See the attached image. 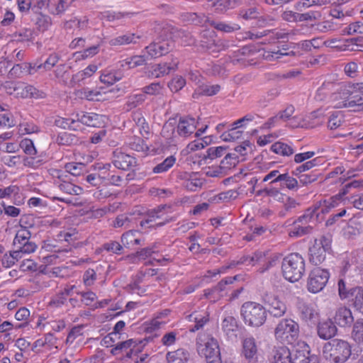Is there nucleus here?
<instances>
[{
  "mask_svg": "<svg viewBox=\"0 0 363 363\" xmlns=\"http://www.w3.org/2000/svg\"><path fill=\"white\" fill-rule=\"evenodd\" d=\"M172 47V43L167 40H161L154 42L145 48L146 53L150 58L162 56L169 52Z\"/></svg>",
  "mask_w": 363,
  "mask_h": 363,
  "instance_id": "obj_19",
  "label": "nucleus"
},
{
  "mask_svg": "<svg viewBox=\"0 0 363 363\" xmlns=\"http://www.w3.org/2000/svg\"><path fill=\"white\" fill-rule=\"evenodd\" d=\"M221 330L228 340H235L239 331L237 320L230 315H225L221 322Z\"/></svg>",
  "mask_w": 363,
  "mask_h": 363,
  "instance_id": "obj_15",
  "label": "nucleus"
},
{
  "mask_svg": "<svg viewBox=\"0 0 363 363\" xmlns=\"http://www.w3.org/2000/svg\"><path fill=\"white\" fill-rule=\"evenodd\" d=\"M330 317L331 320L340 328L350 327L354 321L351 310L345 306L337 307Z\"/></svg>",
  "mask_w": 363,
  "mask_h": 363,
  "instance_id": "obj_11",
  "label": "nucleus"
},
{
  "mask_svg": "<svg viewBox=\"0 0 363 363\" xmlns=\"http://www.w3.org/2000/svg\"><path fill=\"white\" fill-rule=\"evenodd\" d=\"M182 20L183 21H199L203 23H209V19L203 13H185L182 16Z\"/></svg>",
  "mask_w": 363,
  "mask_h": 363,
  "instance_id": "obj_51",
  "label": "nucleus"
},
{
  "mask_svg": "<svg viewBox=\"0 0 363 363\" xmlns=\"http://www.w3.org/2000/svg\"><path fill=\"white\" fill-rule=\"evenodd\" d=\"M349 302L357 311L363 313V289L361 287L353 288V295Z\"/></svg>",
  "mask_w": 363,
  "mask_h": 363,
  "instance_id": "obj_41",
  "label": "nucleus"
},
{
  "mask_svg": "<svg viewBox=\"0 0 363 363\" xmlns=\"http://www.w3.org/2000/svg\"><path fill=\"white\" fill-rule=\"evenodd\" d=\"M296 21H315L320 17L319 11H309L304 13H296Z\"/></svg>",
  "mask_w": 363,
  "mask_h": 363,
  "instance_id": "obj_60",
  "label": "nucleus"
},
{
  "mask_svg": "<svg viewBox=\"0 0 363 363\" xmlns=\"http://www.w3.org/2000/svg\"><path fill=\"white\" fill-rule=\"evenodd\" d=\"M244 323L252 328L262 326L267 319V311L260 303L246 302L242 304L240 310Z\"/></svg>",
  "mask_w": 363,
  "mask_h": 363,
  "instance_id": "obj_3",
  "label": "nucleus"
},
{
  "mask_svg": "<svg viewBox=\"0 0 363 363\" xmlns=\"http://www.w3.org/2000/svg\"><path fill=\"white\" fill-rule=\"evenodd\" d=\"M225 151V147L223 146L211 147L206 150L205 159L213 160L217 157H221Z\"/></svg>",
  "mask_w": 363,
  "mask_h": 363,
  "instance_id": "obj_56",
  "label": "nucleus"
},
{
  "mask_svg": "<svg viewBox=\"0 0 363 363\" xmlns=\"http://www.w3.org/2000/svg\"><path fill=\"white\" fill-rule=\"evenodd\" d=\"M338 292L340 299L350 301L353 295V288L348 289L345 282L340 279L338 281Z\"/></svg>",
  "mask_w": 363,
  "mask_h": 363,
  "instance_id": "obj_49",
  "label": "nucleus"
},
{
  "mask_svg": "<svg viewBox=\"0 0 363 363\" xmlns=\"http://www.w3.org/2000/svg\"><path fill=\"white\" fill-rule=\"evenodd\" d=\"M299 335L298 324L291 318L281 320L274 328V337L282 344H292Z\"/></svg>",
  "mask_w": 363,
  "mask_h": 363,
  "instance_id": "obj_6",
  "label": "nucleus"
},
{
  "mask_svg": "<svg viewBox=\"0 0 363 363\" xmlns=\"http://www.w3.org/2000/svg\"><path fill=\"white\" fill-rule=\"evenodd\" d=\"M140 233L136 230H130L122 235L121 242L126 247H132L140 244Z\"/></svg>",
  "mask_w": 363,
  "mask_h": 363,
  "instance_id": "obj_34",
  "label": "nucleus"
},
{
  "mask_svg": "<svg viewBox=\"0 0 363 363\" xmlns=\"http://www.w3.org/2000/svg\"><path fill=\"white\" fill-rule=\"evenodd\" d=\"M74 0H49L48 9L52 14L58 15L71 6Z\"/></svg>",
  "mask_w": 363,
  "mask_h": 363,
  "instance_id": "obj_32",
  "label": "nucleus"
},
{
  "mask_svg": "<svg viewBox=\"0 0 363 363\" xmlns=\"http://www.w3.org/2000/svg\"><path fill=\"white\" fill-rule=\"evenodd\" d=\"M99 67L95 64H90L84 69L79 71L74 74L71 80L70 84L74 86L76 85L81 86L87 83V80L89 79L98 70Z\"/></svg>",
  "mask_w": 363,
  "mask_h": 363,
  "instance_id": "obj_21",
  "label": "nucleus"
},
{
  "mask_svg": "<svg viewBox=\"0 0 363 363\" xmlns=\"http://www.w3.org/2000/svg\"><path fill=\"white\" fill-rule=\"evenodd\" d=\"M113 164L116 167L125 170L134 167L136 164V160L129 155L118 152L115 155Z\"/></svg>",
  "mask_w": 363,
  "mask_h": 363,
  "instance_id": "obj_29",
  "label": "nucleus"
},
{
  "mask_svg": "<svg viewBox=\"0 0 363 363\" xmlns=\"http://www.w3.org/2000/svg\"><path fill=\"white\" fill-rule=\"evenodd\" d=\"M203 184V182L201 179L199 178L197 174H193L190 176L189 180L186 182V187L192 191H196L198 188H199Z\"/></svg>",
  "mask_w": 363,
  "mask_h": 363,
  "instance_id": "obj_63",
  "label": "nucleus"
},
{
  "mask_svg": "<svg viewBox=\"0 0 363 363\" xmlns=\"http://www.w3.org/2000/svg\"><path fill=\"white\" fill-rule=\"evenodd\" d=\"M343 117L340 111H333L329 116L328 125L330 129H336L342 123Z\"/></svg>",
  "mask_w": 363,
  "mask_h": 363,
  "instance_id": "obj_53",
  "label": "nucleus"
},
{
  "mask_svg": "<svg viewBox=\"0 0 363 363\" xmlns=\"http://www.w3.org/2000/svg\"><path fill=\"white\" fill-rule=\"evenodd\" d=\"M239 160L235 153L228 154L221 162L222 167L224 169H231L238 163Z\"/></svg>",
  "mask_w": 363,
  "mask_h": 363,
  "instance_id": "obj_59",
  "label": "nucleus"
},
{
  "mask_svg": "<svg viewBox=\"0 0 363 363\" xmlns=\"http://www.w3.org/2000/svg\"><path fill=\"white\" fill-rule=\"evenodd\" d=\"M272 359V363H291V352L286 346L275 347L273 350Z\"/></svg>",
  "mask_w": 363,
  "mask_h": 363,
  "instance_id": "obj_30",
  "label": "nucleus"
},
{
  "mask_svg": "<svg viewBox=\"0 0 363 363\" xmlns=\"http://www.w3.org/2000/svg\"><path fill=\"white\" fill-rule=\"evenodd\" d=\"M291 355V363H313V361L316 362L317 360L315 355L311 354L309 345L303 341L297 342Z\"/></svg>",
  "mask_w": 363,
  "mask_h": 363,
  "instance_id": "obj_10",
  "label": "nucleus"
},
{
  "mask_svg": "<svg viewBox=\"0 0 363 363\" xmlns=\"http://www.w3.org/2000/svg\"><path fill=\"white\" fill-rule=\"evenodd\" d=\"M99 52V45L91 46L83 51L76 52L73 53L74 60L77 62L89 58H91L97 55Z\"/></svg>",
  "mask_w": 363,
  "mask_h": 363,
  "instance_id": "obj_42",
  "label": "nucleus"
},
{
  "mask_svg": "<svg viewBox=\"0 0 363 363\" xmlns=\"http://www.w3.org/2000/svg\"><path fill=\"white\" fill-rule=\"evenodd\" d=\"M330 240L325 237L315 239L309 250L310 262L315 264H320L325 259V254L330 248Z\"/></svg>",
  "mask_w": 363,
  "mask_h": 363,
  "instance_id": "obj_8",
  "label": "nucleus"
},
{
  "mask_svg": "<svg viewBox=\"0 0 363 363\" xmlns=\"http://www.w3.org/2000/svg\"><path fill=\"white\" fill-rule=\"evenodd\" d=\"M284 277L290 282L298 281L305 272V261L298 253H292L284 258L281 264Z\"/></svg>",
  "mask_w": 363,
  "mask_h": 363,
  "instance_id": "obj_4",
  "label": "nucleus"
},
{
  "mask_svg": "<svg viewBox=\"0 0 363 363\" xmlns=\"http://www.w3.org/2000/svg\"><path fill=\"white\" fill-rule=\"evenodd\" d=\"M341 197L342 196L340 195H338L334 197H331L328 200L324 201L320 204V206L317 209V214L318 215L320 213L323 214L328 213L331 208L338 206Z\"/></svg>",
  "mask_w": 363,
  "mask_h": 363,
  "instance_id": "obj_44",
  "label": "nucleus"
},
{
  "mask_svg": "<svg viewBox=\"0 0 363 363\" xmlns=\"http://www.w3.org/2000/svg\"><path fill=\"white\" fill-rule=\"evenodd\" d=\"M189 319L190 321L195 322V325L191 329H190V330L192 332L200 329L207 321V318L204 314L201 315L198 313H192L189 315Z\"/></svg>",
  "mask_w": 363,
  "mask_h": 363,
  "instance_id": "obj_54",
  "label": "nucleus"
},
{
  "mask_svg": "<svg viewBox=\"0 0 363 363\" xmlns=\"http://www.w3.org/2000/svg\"><path fill=\"white\" fill-rule=\"evenodd\" d=\"M271 150L273 152L282 156H289L294 152V150L291 145L282 142H277L274 143L271 146Z\"/></svg>",
  "mask_w": 363,
  "mask_h": 363,
  "instance_id": "obj_45",
  "label": "nucleus"
},
{
  "mask_svg": "<svg viewBox=\"0 0 363 363\" xmlns=\"http://www.w3.org/2000/svg\"><path fill=\"white\" fill-rule=\"evenodd\" d=\"M121 75L114 72L104 71L100 76V81L107 84H113L121 79Z\"/></svg>",
  "mask_w": 363,
  "mask_h": 363,
  "instance_id": "obj_50",
  "label": "nucleus"
},
{
  "mask_svg": "<svg viewBox=\"0 0 363 363\" xmlns=\"http://www.w3.org/2000/svg\"><path fill=\"white\" fill-rule=\"evenodd\" d=\"M60 189L69 194L79 195L82 194L83 189L82 187L76 186L70 182H64L60 184Z\"/></svg>",
  "mask_w": 363,
  "mask_h": 363,
  "instance_id": "obj_52",
  "label": "nucleus"
},
{
  "mask_svg": "<svg viewBox=\"0 0 363 363\" xmlns=\"http://www.w3.org/2000/svg\"><path fill=\"white\" fill-rule=\"evenodd\" d=\"M20 147L22 148L23 152L28 155L34 156L37 153V150L35 149L34 143L30 139H23L20 143Z\"/></svg>",
  "mask_w": 363,
  "mask_h": 363,
  "instance_id": "obj_55",
  "label": "nucleus"
},
{
  "mask_svg": "<svg viewBox=\"0 0 363 363\" xmlns=\"http://www.w3.org/2000/svg\"><path fill=\"white\" fill-rule=\"evenodd\" d=\"M242 135V131L239 130V128H235V125H232L230 129L223 133L220 138L225 142H233L240 139Z\"/></svg>",
  "mask_w": 363,
  "mask_h": 363,
  "instance_id": "obj_47",
  "label": "nucleus"
},
{
  "mask_svg": "<svg viewBox=\"0 0 363 363\" xmlns=\"http://www.w3.org/2000/svg\"><path fill=\"white\" fill-rule=\"evenodd\" d=\"M196 128V121L193 118H180L177 125V133L183 137H188L194 133Z\"/></svg>",
  "mask_w": 363,
  "mask_h": 363,
  "instance_id": "obj_27",
  "label": "nucleus"
},
{
  "mask_svg": "<svg viewBox=\"0 0 363 363\" xmlns=\"http://www.w3.org/2000/svg\"><path fill=\"white\" fill-rule=\"evenodd\" d=\"M330 274L328 269L321 267L313 269L308 277L306 288L312 294L322 291L327 285Z\"/></svg>",
  "mask_w": 363,
  "mask_h": 363,
  "instance_id": "obj_7",
  "label": "nucleus"
},
{
  "mask_svg": "<svg viewBox=\"0 0 363 363\" xmlns=\"http://www.w3.org/2000/svg\"><path fill=\"white\" fill-rule=\"evenodd\" d=\"M324 121V115L322 109H318L315 111L311 113L305 118L300 119L295 117L290 123L292 128H313L322 124Z\"/></svg>",
  "mask_w": 363,
  "mask_h": 363,
  "instance_id": "obj_9",
  "label": "nucleus"
},
{
  "mask_svg": "<svg viewBox=\"0 0 363 363\" xmlns=\"http://www.w3.org/2000/svg\"><path fill=\"white\" fill-rule=\"evenodd\" d=\"M110 91H106L103 87L91 89L89 88H83L77 91L76 95L89 101H104L107 99V94Z\"/></svg>",
  "mask_w": 363,
  "mask_h": 363,
  "instance_id": "obj_20",
  "label": "nucleus"
},
{
  "mask_svg": "<svg viewBox=\"0 0 363 363\" xmlns=\"http://www.w3.org/2000/svg\"><path fill=\"white\" fill-rule=\"evenodd\" d=\"M168 363H187L189 353L183 349H179L167 353Z\"/></svg>",
  "mask_w": 363,
  "mask_h": 363,
  "instance_id": "obj_38",
  "label": "nucleus"
},
{
  "mask_svg": "<svg viewBox=\"0 0 363 363\" xmlns=\"http://www.w3.org/2000/svg\"><path fill=\"white\" fill-rule=\"evenodd\" d=\"M186 84V80L181 76H176L169 83V89L173 91H178L182 89Z\"/></svg>",
  "mask_w": 363,
  "mask_h": 363,
  "instance_id": "obj_64",
  "label": "nucleus"
},
{
  "mask_svg": "<svg viewBox=\"0 0 363 363\" xmlns=\"http://www.w3.org/2000/svg\"><path fill=\"white\" fill-rule=\"evenodd\" d=\"M55 124L57 126L64 129L68 128L74 130H78L81 128L79 123L75 118V113L72 114L70 118H59L56 119Z\"/></svg>",
  "mask_w": 363,
  "mask_h": 363,
  "instance_id": "obj_35",
  "label": "nucleus"
},
{
  "mask_svg": "<svg viewBox=\"0 0 363 363\" xmlns=\"http://www.w3.org/2000/svg\"><path fill=\"white\" fill-rule=\"evenodd\" d=\"M337 325L331 318L320 323L318 325V335L323 340H328L334 337L337 333Z\"/></svg>",
  "mask_w": 363,
  "mask_h": 363,
  "instance_id": "obj_25",
  "label": "nucleus"
},
{
  "mask_svg": "<svg viewBox=\"0 0 363 363\" xmlns=\"http://www.w3.org/2000/svg\"><path fill=\"white\" fill-rule=\"evenodd\" d=\"M220 89L218 84H202L196 88L193 95L194 98H196L199 95L213 96L216 94Z\"/></svg>",
  "mask_w": 363,
  "mask_h": 363,
  "instance_id": "obj_40",
  "label": "nucleus"
},
{
  "mask_svg": "<svg viewBox=\"0 0 363 363\" xmlns=\"http://www.w3.org/2000/svg\"><path fill=\"white\" fill-rule=\"evenodd\" d=\"M44 93L38 91L35 87L26 83L18 82L16 98H43Z\"/></svg>",
  "mask_w": 363,
  "mask_h": 363,
  "instance_id": "obj_26",
  "label": "nucleus"
},
{
  "mask_svg": "<svg viewBox=\"0 0 363 363\" xmlns=\"http://www.w3.org/2000/svg\"><path fill=\"white\" fill-rule=\"evenodd\" d=\"M16 124V121L11 113L0 114V128H12Z\"/></svg>",
  "mask_w": 363,
  "mask_h": 363,
  "instance_id": "obj_61",
  "label": "nucleus"
},
{
  "mask_svg": "<svg viewBox=\"0 0 363 363\" xmlns=\"http://www.w3.org/2000/svg\"><path fill=\"white\" fill-rule=\"evenodd\" d=\"M265 302L269 306V313L274 316L280 317L286 313V306L278 296L272 294L267 295Z\"/></svg>",
  "mask_w": 363,
  "mask_h": 363,
  "instance_id": "obj_23",
  "label": "nucleus"
},
{
  "mask_svg": "<svg viewBox=\"0 0 363 363\" xmlns=\"http://www.w3.org/2000/svg\"><path fill=\"white\" fill-rule=\"evenodd\" d=\"M145 62L143 55H135L126 57L119 62L120 66L123 69H130L143 65Z\"/></svg>",
  "mask_w": 363,
  "mask_h": 363,
  "instance_id": "obj_33",
  "label": "nucleus"
},
{
  "mask_svg": "<svg viewBox=\"0 0 363 363\" xmlns=\"http://www.w3.org/2000/svg\"><path fill=\"white\" fill-rule=\"evenodd\" d=\"M235 0H214L211 3V7L214 11L218 13H221L228 9L235 6Z\"/></svg>",
  "mask_w": 363,
  "mask_h": 363,
  "instance_id": "obj_46",
  "label": "nucleus"
},
{
  "mask_svg": "<svg viewBox=\"0 0 363 363\" xmlns=\"http://www.w3.org/2000/svg\"><path fill=\"white\" fill-rule=\"evenodd\" d=\"M177 65V62H174L172 65H168L167 63L153 65L150 75L157 78L168 74L171 70L176 67Z\"/></svg>",
  "mask_w": 363,
  "mask_h": 363,
  "instance_id": "obj_36",
  "label": "nucleus"
},
{
  "mask_svg": "<svg viewBox=\"0 0 363 363\" xmlns=\"http://www.w3.org/2000/svg\"><path fill=\"white\" fill-rule=\"evenodd\" d=\"M143 345L142 342L130 339L118 343L112 350V353L117 354L119 350L125 351L126 354L129 357H133V356L140 352L143 350Z\"/></svg>",
  "mask_w": 363,
  "mask_h": 363,
  "instance_id": "obj_17",
  "label": "nucleus"
},
{
  "mask_svg": "<svg viewBox=\"0 0 363 363\" xmlns=\"http://www.w3.org/2000/svg\"><path fill=\"white\" fill-rule=\"evenodd\" d=\"M311 217L308 215H303L294 223L293 226L289 229V235L290 237H301L308 233L311 228L308 223Z\"/></svg>",
  "mask_w": 363,
  "mask_h": 363,
  "instance_id": "obj_22",
  "label": "nucleus"
},
{
  "mask_svg": "<svg viewBox=\"0 0 363 363\" xmlns=\"http://www.w3.org/2000/svg\"><path fill=\"white\" fill-rule=\"evenodd\" d=\"M279 257L277 255H274L269 259H266L264 256L262 255L261 252L256 253L252 257H247L243 261L246 265H263V267H260L258 270L259 272L263 273L269 269L272 266L275 265L278 261Z\"/></svg>",
  "mask_w": 363,
  "mask_h": 363,
  "instance_id": "obj_14",
  "label": "nucleus"
},
{
  "mask_svg": "<svg viewBox=\"0 0 363 363\" xmlns=\"http://www.w3.org/2000/svg\"><path fill=\"white\" fill-rule=\"evenodd\" d=\"M133 13H120L113 11H105L97 13V18L101 21H114L119 20H128L130 18Z\"/></svg>",
  "mask_w": 363,
  "mask_h": 363,
  "instance_id": "obj_31",
  "label": "nucleus"
},
{
  "mask_svg": "<svg viewBox=\"0 0 363 363\" xmlns=\"http://www.w3.org/2000/svg\"><path fill=\"white\" fill-rule=\"evenodd\" d=\"M197 351L204 357L207 363H221L220 352L217 340L207 334L197 338Z\"/></svg>",
  "mask_w": 363,
  "mask_h": 363,
  "instance_id": "obj_5",
  "label": "nucleus"
},
{
  "mask_svg": "<svg viewBox=\"0 0 363 363\" xmlns=\"http://www.w3.org/2000/svg\"><path fill=\"white\" fill-rule=\"evenodd\" d=\"M352 354L350 343L340 339H333L324 344L322 350L323 357L333 363L346 362Z\"/></svg>",
  "mask_w": 363,
  "mask_h": 363,
  "instance_id": "obj_2",
  "label": "nucleus"
},
{
  "mask_svg": "<svg viewBox=\"0 0 363 363\" xmlns=\"http://www.w3.org/2000/svg\"><path fill=\"white\" fill-rule=\"evenodd\" d=\"M236 277H229L224 281H221L216 287L213 289L206 290L205 291L206 297L212 302H215L220 297L227 294L228 291L230 290V284H231Z\"/></svg>",
  "mask_w": 363,
  "mask_h": 363,
  "instance_id": "obj_16",
  "label": "nucleus"
},
{
  "mask_svg": "<svg viewBox=\"0 0 363 363\" xmlns=\"http://www.w3.org/2000/svg\"><path fill=\"white\" fill-rule=\"evenodd\" d=\"M354 87L350 84H341L330 96V102L336 108H354V111L363 109V97L354 95Z\"/></svg>",
  "mask_w": 363,
  "mask_h": 363,
  "instance_id": "obj_1",
  "label": "nucleus"
},
{
  "mask_svg": "<svg viewBox=\"0 0 363 363\" xmlns=\"http://www.w3.org/2000/svg\"><path fill=\"white\" fill-rule=\"evenodd\" d=\"M155 251L153 250L152 248H145L141 250L138 253L139 259H145L147 257H150V259L149 262L152 264H155L156 263L160 265H164L166 262H167L168 259L163 258L160 259L157 258L155 256L152 257V255L155 254Z\"/></svg>",
  "mask_w": 363,
  "mask_h": 363,
  "instance_id": "obj_43",
  "label": "nucleus"
},
{
  "mask_svg": "<svg viewBox=\"0 0 363 363\" xmlns=\"http://www.w3.org/2000/svg\"><path fill=\"white\" fill-rule=\"evenodd\" d=\"M176 162V158L174 156L167 157L162 162L156 165L152 172L155 174H161L167 172L172 168Z\"/></svg>",
  "mask_w": 363,
  "mask_h": 363,
  "instance_id": "obj_48",
  "label": "nucleus"
},
{
  "mask_svg": "<svg viewBox=\"0 0 363 363\" xmlns=\"http://www.w3.org/2000/svg\"><path fill=\"white\" fill-rule=\"evenodd\" d=\"M352 339L358 343H363V323L357 321L352 333Z\"/></svg>",
  "mask_w": 363,
  "mask_h": 363,
  "instance_id": "obj_58",
  "label": "nucleus"
},
{
  "mask_svg": "<svg viewBox=\"0 0 363 363\" xmlns=\"http://www.w3.org/2000/svg\"><path fill=\"white\" fill-rule=\"evenodd\" d=\"M169 311L166 310L160 313L155 318L145 322L143 325L144 330L147 333H152L162 328L168 322L167 320H164V318H165L169 314Z\"/></svg>",
  "mask_w": 363,
  "mask_h": 363,
  "instance_id": "obj_24",
  "label": "nucleus"
},
{
  "mask_svg": "<svg viewBox=\"0 0 363 363\" xmlns=\"http://www.w3.org/2000/svg\"><path fill=\"white\" fill-rule=\"evenodd\" d=\"M131 149L143 153L145 155L160 154L161 149L149 147L145 141L140 138H135L129 143Z\"/></svg>",
  "mask_w": 363,
  "mask_h": 363,
  "instance_id": "obj_28",
  "label": "nucleus"
},
{
  "mask_svg": "<svg viewBox=\"0 0 363 363\" xmlns=\"http://www.w3.org/2000/svg\"><path fill=\"white\" fill-rule=\"evenodd\" d=\"M59 61V56L55 54H51L44 63H40L37 66V69H43L45 71L50 70Z\"/></svg>",
  "mask_w": 363,
  "mask_h": 363,
  "instance_id": "obj_57",
  "label": "nucleus"
},
{
  "mask_svg": "<svg viewBox=\"0 0 363 363\" xmlns=\"http://www.w3.org/2000/svg\"><path fill=\"white\" fill-rule=\"evenodd\" d=\"M3 189L5 198L13 196L14 203L16 205H21L24 203L25 196H21V189L17 185H10L7 187L3 188Z\"/></svg>",
  "mask_w": 363,
  "mask_h": 363,
  "instance_id": "obj_37",
  "label": "nucleus"
},
{
  "mask_svg": "<svg viewBox=\"0 0 363 363\" xmlns=\"http://www.w3.org/2000/svg\"><path fill=\"white\" fill-rule=\"evenodd\" d=\"M241 355L249 362L257 361L258 357V345L252 336L245 337L242 340Z\"/></svg>",
  "mask_w": 363,
  "mask_h": 363,
  "instance_id": "obj_13",
  "label": "nucleus"
},
{
  "mask_svg": "<svg viewBox=\"0 0 363 363\" xmlns=\"http://www.w3.org/2000/svg\"><path fill=\"white\" fill-rule=\"evenodd\" d=\"M297 308L299 316L304 321L315 322L319 317L318 310L314 304L298 301Z\"/></svg>",
  "mask_w": 363,
  "mask_h": 363,
  "instance_id": "obj_18",
  "label": "nucleus"
},
{
  "mask_svg": "<svg viewBox=\"0 0 363 363\" xmlns=\"http://www.w3.org/2000/svg\"><path fill=\"white\" fill-rule=\"evenodd\" d=\"M30 237V233L28 230L21 229L17 232L16 235V237L13 240V244L17 247L21 245V244L23 242L28 241Z\"/></svg>",
  "mask_w": 363,
  "mask_h": 363,
  "instance_id": "obj_62",
  "label": "nucleus"
},
{
  "mask_svg": "<svg viewBox=\"0 0 363 363\" xmlns=\"http://www.w3.org/2000/svg\"><path fill=\"white\" fill-rule=\"evenodd\" d=\"M75 118L79 124L99 128L104 126L108 121L106 116L83 111L76 113Z\"/></svg>",
  "mask_w": 363,
  "mask_h": 363,
  "instance_id": "obj_12",
  "label": "nucleus"
},
{
  "mask_svg": "<svg viewBox=\"0 0 363 363\" xmlns=\"http://www.w3.org/2000/svg\"><path fill=\"white\" fill-rule=\"evenodd\" d=\"M239 16L242 20L246 21L254 20H257V21H266V19L264 18L263 16L256 8L243 9L240 11Z\"/></svg>",
  "mask_w": 363,
  "mask_h": 363,
  "instance_id": "obj_39",
  "label": "nucleus"
}]
</instances>
